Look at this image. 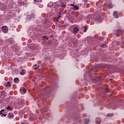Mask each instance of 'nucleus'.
<instances>
[{"mask_svg": "<svg viewBox=\"0 0 124 124\" xmlns=\"http://www.w3.org/2000/svg\"><path fill=\"white\" fill-rule=\"evenodd\" d=\"M1 30L4 33H7V32H8V27L6 26H4L2 27Z\"/></svg>", "mask_w": 124, "mask_h": 124, "instance_id": "nucleus-1", "label": "nucleus"}, {"mask_svg": "<svg viewBox=\"0 0 124 124\" xmlns=\"http://www.w3.org/2000/svg\"><path fill=\"white\" fill-rule=\"evenodd\" d=\"M48 7H54L55 8V6H56V3H53V2H50L47 5Z\"/></svg>", "mask_w": 124, "mask_h": 124, "instance_id": "nucleus-2", "label": "nucleus"}, {"mask_svg": "<svg viewBox=\"0 0 124 124\" xmlns=\"http://www.w3.org/2000/svg\"><path fill=\"white\" fill-rule=\"evenodd\" d=\"M102 21V19H101V17L100 16H97L96 17V23L97 24L100 23Z\"/></svg>", "mask_w": 124, "mask_h": 124, "instance_id": "nucleus-3", "label": "nucleus"}, {"mask_svg": "<svg viewBox=\"0 0 124 124\" xmlns=\"http://www.w3.org/2000/svg\"><path fill=\"white\" fill-rule=\"evenodd\" d=\"M113 16L114 18H119V13L117 11H115L113 13Z\"/></svg>", "mask_w": 124, "mask_h": 124, "instance_id": "nucleus-4", "label": "nucleus"}, {"mask_svg": "<svg viewBox=\"0 0 124 124\" xmlns=\"http://www.w3.org/2000/svg\"><path fill=\"white\" fill-rule=\"evenodd\" d=\"M122 32H123V30H118L116 31V34L118 35H122Z\"/></svg>", "mask_w": 124, "mask_h": 124, "instance_id": "nucleus-5", "label": "nucleus"}, {"mask_svg": "<svg viewBox=\"0 0 124 124\" xmlns=\"http://www.w3.org/2000/svg\"><path fill=\"white\" fill-rule=\"evenodd\" d=\"M13 117H14V115H13V113L10 112V113H8V118L9 119H11V118H13Z\"/></svg>", "mask_w": 124, "mask_h": 124, "instance_id": "nucleus-6", "label": "nucleus"}, {"mask_svg": "<svg viewBox=\"0 0 124 124\" xmlns=\"http://www.w3.org/2000/svg\"><path fill=\"white\" fill-rule=\"evenodd\" d=\"M20 75H25V74H26V70L22 69L20 70Z\"/></svg>", "mask_w": 124, "mask_h": 124, "instance_id": "nucleus-7", "label": "nucleus"}, {"mask_svg": "<svg viewBox=\"0 0 124 124\" xmlns=\"http://www.w3.org/2000/svg\"><path fill=\"white\" fill-rule=\"evenodd\" d=\"M101 122V119L99 118H98L96 119V120L95 121V123L96 124H100V123Z\"/></svg>", "mask_w": 124, "mask_h": 124, "instance_id": "nucleus-8", "label": "nucleus"}, {"mask_svg": "<svg viewBox=\"0 0 124 124\" xmlns=\"http://www.w3.org/2000/svg\"><path fill=\"white\" fill-rule=\"evenodd\" d=\"M27 92L26 89H23L20 90V93L22 94H25V93Z\"/></svg>", "mask_w": 124, "mask_h": 124, "instance_id": "nucleus-9", "label": "nucleus"}, {"mask_svg": "<svg viewBox=\"0 0 124 124\" xmlns=\"http://www.w3.org/2000/svg\"><path fill=\"white\" fill-rule=\"evenodd\" d=\"M14 81L15 83H16V84H18L19 83V78H16L14 79Z\"/></svg>", "mask_w": 124, "mask_h": 124, "instance_id": "nucleus-10", "label": "nucleus"}, {"mask_svg": "<svg viewBox=\"0 0 124 124\" xmlns=\"http://www.w3.org/2000/svg\"><path fill=\"white\" fill-rule=\"evenodd\" d=\"M78 31H79V29H78V28L77 27H75L74 29V33H76V32H77Z\"/></svg>", "mask_w": 124, "mask_h": 124, "instance_id": "nucleus-11", "label": "nucleus"}, {"mask_svg": "<svg viewBox=\"0 0 124 124\" xmlns=\"http://www.w3.org/2000/svg\"><path fill=\"white\" fill-rule=\"evenodd\" d=\"M61 6L62 7H65L66 6V4L64 2H61L60 4Z\"/></svg>", "mask_w": 124, "mask_h": 124, "instance_id": "nucleus-12", "label": "nucleus"}, {"mask_svg": "<svg viewBox=\"0 0 124 124\" xmlns=\"http://www.w3.org/2000/svg\"><path fill=\"white\" fill-rule=\"evenodd\" d=\"M108 8H112L113 7V5H112L111 3L109 2L108 4Z\"/></svg>", "mask_w": 124, "mask_h": 124, "instance_id": "nucleus-13", "label": "nucleus"}, {"mask_svg": "<svg viewBox=\"0 0 124 124\" xmlns=\"http://www.w3.org/2000/svg\"><path fill=\"white\" fill-rule=\"evenodd\" d=\"M89 119H85L84 121V124H89Z\"/></svg>", "mask_w": 124, "mask_h": 124, "instance_id": "nucleus-14", "label": "nucleus"}, {"mask_svg": "<svg viewBox=\"0 0 124 124\" xmlns=\"http://www.w3.org/2000/svg\"><path fill=\"white\" fill-rule=\"evenodd\" d=\"M6 87H11V85L10 84V82H8L7 83V84H6Z\"/></svg>", "mask_w": 124, "mask_h": 124, "instance_id": "nucleus-15", "label": "nucleus"}, {"mask_svg": "<svg viewBox=\"0 0 124 124\" xmlns=\"http://www.w3.org/2000/svg\"><path fill=\"white\" fill-rule=\"evenodd\" d=\"M34 66L35 67L34 68L35 70H36V69H38V67H39V66H37V64H35V65H34Z\"/></svg>", "mask_w": 124, "mask_h": 124, "instance_id": "nucleus-16", "label": "nucleus"}, {"mask_svg": "<svg viewBox=\"0 0 124 124\" xmlns=\"http://www.w3.org/2000/svg\"><path fill=\"white\" fill-rule=\"evenodd\" d=\"M74 8H75V9H76V10H78V9H79V7H78V6H74Z\"/></svg>", "mask_w": 124, "mask_h": 124, "instance_id": "nucleus-17", "label": "nucleus"}, {"mask_svg": "<svg viewBox=\"0 0 124 124\" xmlns=\"http://www.w3.org/2000/svg\"><path fill=\"white\" fill-rule=\"evenodd\" d=\"M87 30H88V28L87 27V26L84 27V32H86Z\"/></svg>", "mask_w": 124, "mask_h": 124, "instance_id": "nucleus-18", "label": "nucleus"}, {"mask_svg": "<svg viewBox=\"0 0 124 124\" xmlns=\"http://www.w3.org/2000/svg\"><path fill=\"white\" fill-rule=\"evenodd\" d=\"M43 38H44V39H47V40H48V39H49V38H47V36H44L43 37Z\"/></svg>", "mask_w": 124, "mask_h": 124, "instance_id": "nucleus-19", "label": "nucleus"}, {"mask_svg": "<svg viewBox=\"0 0 124 124\" xmlns=\"http://www.w3.org/2000/svg\"><path fill=\"white\" fill-rule=\"evenodd\" d=\"M4 109L1 110L0 111V114L1 115V114H2V112H4Z\"/></svg>", "mask_w": 124, "mask_h": 124, "instance_id": "nucleus-20", "label": "nucleus"}, {"mask_svg": "<svg viewBox=\"0 0 124 124\" xmlns=\"http://www.w3.org/2000/svg\"><path fill=\"white\" fill-rule=\"evenodd\" d=\"M35 1L38 2H41V1H42V0H34Z\"/></svg>", "mask_w": 124, "mask_h": 124, "instance_id": "nucleus-21", "label": "nucleus"}, {"mask_svg": "<svg viewBox=\"0 0 124 124\" xmlns=\"http://www.w3.org/2000/svg\"><path fill=\"white\" fill-rule=\"evenodd\" d=\"M7 110H11V108L10 106L7 107Z\"/></svg>", "mask_w": 124, "mask_h": 124, "instance_id": "nucleus-22", "label": "nucleus"}, {"mask_svg": "<svg viewBox=\"0 0 124 124\" xmlns=\"http://www.w3.org/2000/svg\"><path fill=\"white\" fill-rule=\"evenodd\" d=\"M108 117H112L113 116V114H107Z\"/></svg>", "mask_w": 124, "mask_h": 124, "instance_id": "nucleus-23", "label": "nucleus"}, {"mask_svg": "<svg viewBox=\"0 0 124 124\" xmlns=\"http://www.w3.org/2000/svg\"><path fill=\"white\" fill-rule=\"evenodd\" d=\"M101 47H105V45L104 44H102L101 46Z\"/></svg>", "mask_w": 124, "mask_h": 124, "instance_id": "nucleus-24", "label": "nucleus"}, {"mask_svg": "<svg viewBox=\"0 0 124 124\" xmlns=\"http://www.w3.org/2000/svg\"><path fill=\"white\" fill-rule=\"evenodd\" d=\"M100 40H103V38L102 37H101L100 38Z\"/></svg>", "mask_w": 124, "mask_h": 124, "instance_id": "nucleus-25", "label": "nucleus"}, {"mask_svg": "<svg viewBox=\"0 0 124 124\" xmlns=\"http://www.w3.org/2000/svg\"><path fill=\"white\" fill-rule=\"evenodd\" d=\"M71 6H74H74H75V5L74 4H71Z\"/></svg>", "mask_w": 124, "mask_h": 124, "instance_id": "nucleus-26", "label": "nucleus"}, {"mask_svg": "<svg viewBox=\"0 0 124 124\" xmlns=\"http://www.w3.org/2000/svg\"><path fill=\"white\" fill-rule=\"evenodd\" d=\"M2 116H4V117H6V114H2Z\"/></svg>", "mask_w": 124, "mask_h": 124, "instance_id": "nucleus-27", "label": "nucleus"}, {"mask_svg": "<svg viewBox=\"0 0 124 124\" xmlns=\"http://www.w3.org/2000/svg\"><path fill=\"white\" fill-rule=\"evenodd\" d=\"M59 18H61V16H58V18L59 19Z\"/></svg>", "mask_w": 124, "mask_h": 124, "instance_id": "nucleus-28", "label": "nucleus"}, {"mask_svg": "<svg viewBox=\"0 0 124 124\" xmlns=\"http://www.w3.org/2000/svg\"><path fill=\"white\" fill-rule=\"evenodd\" d=\"M106 92H108V91H107V90H106Z\"/></svg>", "mask_w": 124, "mask_h": 124, "instance_id": "nucleus-29", "label": "nucleus"}, {"mask_svg": "<svg viewBox=\"0 0 124 124\" xmlns=\"http://www.w3.org/2000/svg\"><path fill=\"white\" fill-rule=\"evenodd\" d=\"M100 78H101V77H100Z\"/></svg>", "mask_w": 124, "mask_h": 124, "instance_id": "nucleus-30", "label": "nucleus"}]
</instances>
